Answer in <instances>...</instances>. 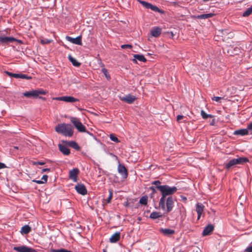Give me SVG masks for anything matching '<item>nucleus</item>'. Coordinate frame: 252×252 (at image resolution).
Instances as JSON below:
<instances>
[{
	"label": "nucleus",
	"instance_id": "1",
	"mask_svg": "<svg viewBox=\"0 0 252 252\" xmlns=\"http://www.w3.org/2000/svg\"><path fill=\"white\" fill-rule=\"evenodd\" d=\"M178 190V189L175 186L170 187L167 185H163V187L161 188L160 191L161 197L159 201V207L162 210H165V201L166 196H172V194L175 193Z\"/></svg>",
	"mask_w": 252,
	"mask_h": 252
},
{
	"label": "nucleus",
	"instance_id": "2",
	"mask_svg": "<svg viewBox=\"0 0 252 252\" xmlns=\"http://www.w3.org/2000/svg\"><path fill=\"white\" fill-rule=\"evenodd\" d=\"M55 130L65 136L71 137L73 133V127L70 124H59L56 126Z\"/></svg>",
	"mask_w": 252,
	"mask_h": 252
},
{
	"label": "nucleus",
	"instance_id": "3",
	"mask_svg": "<svg viewBox=\"0 0 252 252\" xmlns=\"http://www.w3.org/2000/svg\"><path fill=\"white\" fill-rule=\"evenodd\" d=\"M47 91L42 89L32 90L31 91L26 92L23 93V95L28 98H37L39 95H45Z\"/></svg>",
	"mask_w": 252,
	"mask_h": 252
},
{
	"label": "nucleus",
	"instance_id": "4",
	"mask_svg": "<svg viewBox=\"0 0 252 252\" xmlns=\"http://www.w3.org/2000/svg\"><path fill=\"white\" fill-rule=\"evenodd\" d=\"M249 161L248 158L245 157H239L237 158H233L230 160L226 164L225 167L230 169L233 166L236 164H242Z\"/></svg>",
	"mask_w": 252,
	"mask_h": 252
},
{
	"label": "nucleus",
	"instance_id": "5",
	"mask_svg": "<svg viewBox=\"0 0 252 252\" xmlns=\"http://www.w3.org/2000/svg\"><path fill=\"white\" fill-rule=\"evenodd\" d=\"M70 121L79 132H85L86 131V127L82 124L79 119L76 117H71Z\"/></svg>",
	"mask_w": 252,
	"mask_h": 252
},
{
	"label": "nucleus",
	"instance_id": "6",
	"mask_svg": "<svg viewBox=\"0 0 252 252\" xmlns=\"http://www.w3.org/2000/svg\"><path fill=\"white\" fill-rule=\"evenodd\" d=\"M174 199L172 196H168L165 198V205L167 213L170 212L174 206Z\"/></svg>",
	"mask_w": 252,
	"mask_h": 252
},
{
	"label": "nucleus",
	"instance_id": "7",
	"mask_svg": "<svg viewBox=\"0 0 252 252\" xmlns=\"http://www.w3.org/2000/svg\"><path fill=\"white\" fill-rule=\"evenodd\" d=\"M248 130H252V122H250L247 128L239 129L236 130L233 132L235 135L245 136L248 134Z\"/></svg>",
	"mask_w": 252,
	"mask_h": 252
},
{
	"label": "nucleus",
	"instance_id": "8",
	"mask_svg": "<svg viewBox=\"0 0 252 252\" xmlns=\"http://www.w3.org/2000/svg\"><path fill=\"white\" fill-rule=\"evenodd\" d=\"M53 99L65 101L66 102H74L78 101L79 100L72 96H63L53 98Z\"/></svg>",
	"mask_w": 252,
	"mask_h": 252
},
{
	"label": "nucleus",
	"instance_id": "9",
	"mask_svg": "<svg viewBox=\"0 0 252 252\" xmlns=\"http://www.w3.org/2000/svg\"><path fill=\"white\" fill-rule=\"evenodd\" d=\"M13 250L18 252H37L35 249L29 248L26 246L14 247Z\"/></svg>",
	"mask_w": 252,
	"mask_h": 252
},
{
	"label": "nucleus",
	"instance_id": "10",
	"mask_svg": "<svg viewBox=\"0 0 252 252\" xmlns=\"http://www.w3.org/2000/svg\"><path fill=\"white\" fill-rule=\"evenodd\" d=\"M119 98L121 101H125L128 104H132L136 100V96L128 94L125 96H119Z\"/></svg>",
	"mask_w": 252,
	"mask_h": 252
},
{
	"label": "nucleus",
	"instance_id": "11",
	"mask_svg": "<svg viewBox=\"0 0 252 252\" xmlns=\"http://www.w3.org/2000/svg\"><path fill=\"white\" fill-rule=\"evenodd\" d=\"M118 171L119 173L123 177V178L126 179L127 177V170L124 165L122 164L121 163H119L118 166Z\"/></svg>",
	"mask_w": 252,
	"mask_h": 252
},
{
	"label": "nucleus",
	"instance_id": "12",
	"mask_svg": "<svg viewBox=\"0 0 252 252\" xmlns=\"http://www.w3.org/2000/svg\"><path fill=\"white\" fill-rule=\"evenodd\" d=\"M65 38L68 41H69L72 43L78 45H82V44L81 35H79L75 38H73L69 36H66L65 37Z\"/></svg>",
	"mask_w": 252,
	"mask_h": 252
},
{
	"label": "nucleus",
	"instance_id": "13",
	"mask_svg": "<svg viewBox=\"0 0 252 252\" xmlns=\"http://www.w3.org/2000/svg\"><path fill=\"white\" fill-rule=\"evenodd\" d=\"M75 189L79 194L82 195H86L87 193L86 188L85 185L82 184H78L75 186Z\"/></svg>",
	"mask_w": 252,
	"mask_h": 252
},
{
	"label": "nucleus",
	"instance_id": "14",
	"mask_svg": "<svg viewBox=\"0 0 252 252\" xmlns=\"http://www.w3.org/2000/svg\"><path fill=\"white\" fill-rule=\"evenodd\" d=\"M79 173V170L78 168H73L70 170L69 173V178L73 182H76L77 180V176Z\"/></svg>",
	"mask_w": 252,
	"mask_h": 252
},
{
	"label": "nucleus",
	"instance_id": "15",
	"mask_svg": "<svg viewBox=\"0 0 252 252\" xmlns=\"http://www.w3.org/2000/svg\"><path fill=\"white\" fill-rule=\"evenodd\" d=\"M62 142L65 143V144L68 145L69 146L72 147V148L75 149L77 151H79L80 149V146L75 141H67L66 140H62Z\"/></svg>",
	"mask_w": 252,
	"mask_h": 252
},
{
	"label": "nucleus",
	"instance_id": "16",
	"mask_svg": "<svg viewBox=\"0 0 252 252\" xmlns=\"http://www.w3.org/2000/svg\"><path fill=\"white\" fill-rule=\"evenodd\" d=\"M214 226L213 224H209L207 225L204 229L202 232L203 236H207L211 234L214 230Z\"/></svg>",
	"mask_w": 252,
	"mask_h": 252
},
{
	"label": "nucleus",
	"instance_id": "17",
	"mask_svg": "<svg viewBox=\"0 0 252 252\" xmlns=\"http://www.w3.org/2000/svg\"><path fill=\"white\" fill-rule=\"evenodd\" d=\"M162 30L160 27H154L151 31L152 36L155 37H158L161 33Z\"/></svg>",
	"mask_w": 252,
	"mask_h": 252
},
{
	"label": "nucleus",
	"instance_id": "18",
	"mask_svg": "<svg viewBox=\"0 0 252 252\" xmlns=\"http://www.w3.org/2000/svg\"><path fill=\"white\" fill-rule=\"evenodd\" d=\"M17 40L13 37L0 36V42L1 43H8L17 41Z\"/></svg>",
	"mask_w": 252,
	"mask_h": 252
},
{
	"label": "nucleus",
	"instance_id": "19",
	"mask_svg": "<svg viewBox=\"0 0 252 252\" xmlns=\"http://www.w3.org/2000/svg\"><path fill=\"white\" fill-rule=\"evenodd\" d=\"M59 150L65 156H68L70 154V151L68 148L66 146L63 145L62 144L58 145Z\"/></svg>",
	"mask_w": 252,
	"mask_h": 252
},
{
	"label": "nucleus",
	"instance_id": "20",
	"mask_svg": "<svg viewBox=\"0 0 252 252\" xmlns=\"http://www.w3.org/2000/svg\"><path fill=\"white\" fill-rule=\"evenodd\" d=\"M159 232L165 236H170L175 233V231L173 229L170 228H161L159 230Z\"/></svg>",
	"mask_w": 252,
	"mask_h": 252
},
{
	"label": "nucleus",
	"instance_id": "21",
	"mask_svg": "<svg viewBox=\"0 0 252 252\" xmlns=\"http://www.w3.org/2000/svg\"><path fill=\"white\" fill-rule=\"evenodd\" d=\"M121 233L116 232L109 239V241L112 243H117L120 239Z\"/></svg>",
	"mask_w": 252,
	"mask_h": 252
},
{
	"label": "nucleus",
	"instance_id": "22",
	"mask_svg": "<svg viewBox=\"0 0 252 252\" xmlns=\"http://www.w3.org/2000/svg\"><path fill=\"white\" fill-rule=\"evenodd\" d=\"M69 61L72 63L73 66L76 67H79L81 63L78 62L75 58H74L71 55H69L68 56Z\"/></svg>",
	"mask_w": 252,
	"mask_h": 252
},
{
	"label": "nucleus",
	"instance_id": "23",
	"mask_svg": "<svg viewBox=\"0 0 252 252\" xmlns=\"http://www.w3.org/2000/svg\"><path fill=\"white\" fill-rule=\"evenodd\" d=\"M214 15V13H207L197 15L196 18L198 19H206L211 18Z\"/></svg>",
	"mask_w": 252,
	"mask_h": 252
},
{
	"label": "nucleus",
	"instance_id": "24",
	"mask_svg": "<svg viewBox=\"0 0 252 252\" xmlns=\"http://www.w3.org/2000/svg\"><path fill=\"white\" fill-rule=\"evenodd\" d=\"M133 57L134 58V59L133 60L134 61H135V60H137L140 62H146L147 61L146 59L143 55L134 54L133 55Z\"/></svg>",
	"mask_w": 252,
	"mask_h": 252
},
{
	"label": "nucleus",
	"instance_id": "25",
	"mask_svg": "<svg viewBox=\"0 0 252 252\" xmlns=\"http://www.w3.org/2000/svg\"><path fill=\"white\" fill-rule=\"evenodd\" d=\"M162 216V215L160 212H153L150 215V218L155 220L158 218H160Z\"/></svg>",
	"mask_w": 252,
	"mask_h": 252
},
{
	"label": "nucleus",
	"instance_id": "26",
	"mask_svg": "<svg viewBox=\"0 0 252 252\" xmlns=\"http://www.w3.org/2000/svg\"><path fill=\"white\" fill-rule=\"evenodd\" d=\"M31 231V228L29 225H25L22 226L21 230V232L23 234H27Z\"/></svg>",
	"mask_w": 252,
	"mask_h": 252
},
{
	"label": "nucleus",
	"instance_id": "27",
	"mask_svg": "<svg viewBox=\"0 0 252 252\" xmlns=\"http://www.w3.org/2000/svg\"><path fill=\"white\" fill-rule=\"evenodd\" d=\"M204 208V206L200 203H197L196 204V211L197 213H202Z\"/></svg>",
	"mask_w": 252,
	"mask_h": 252
},
{
	"label": "nucleus",
	"instance_id": "28",
	"mask_svg": "<svg viewBox=\"0 0 252 252\" xmlns=\"http://www.w3.org/2000/svg\"><path fill=\"white\" fill-rule=\"evenodd\" d=\"M152 184L155 186L156 189H158L159 191L161 190V188L163 187V185H161V182L159 180H156L152 182Z\"/></svg>",
	"mask_w": 252,
	"mask_h": 252
},
{
	"label": "nucleus",
	"instance_id": "29",
	"mask_svg": "<svg viewBox=\"0 0 252 252\" xmlns=\"http://www.w3.org/2000/svg\"><path fill=\"white\" fill-rule=\"evenodd\" d=\"M148 202V197L146 195L143 196L139 200V203L141 205H146Z\"/></svg>",
	"mask_w": 252,
	"mask_h": 252
},
{
	"label": "nucleus",
	"instance_id": "30",
	"mask_svg": "<svg viewBox=\"0 0 252 252\" xmlns=\"http://www.w3.org/2000/svg\"><path fill=\"white\" fill-rule=\"evenodd\" d=\"M149 9H151L154 11L158 12L160 13H163V11L162 10L160 9L156 5H154L152 4H151Z\"/></svg>",
	"mask_w": 252,
	"mask_h": 252
},
{
	"label": "nucleus",
	"instance_id": "31",
	"mask_svg": "<svg viewBox=\"0 0 252 252\" xmlns=\"http://www.w3.org/2000/svg\"><path fill=\"white\" fill-rule=\"evenodd\" d=\"M252 13V6L249 7L247 10L243 13V17H247Z\"/></svg>",
	"mask_w": 252,
	"mask_h": 252
},
{
	"label": "nucleus",
	"instance_id": "32",
	"mask_svg": "<svg viewBox=\"0 0 252 252\" xmlns=\"http://www.w3.org/2000/svg\"><path fill=\"white\" fill-rule=\"evenodd\" d=\"M138 2L141 4L144 7L147 9H149L151 4L150 3H149L147 1L141 0H138Z\"/></svg>",
	"mask_w": 252,
	"mask_h": 252
},
{
	"label": "nucleus",
	"instance_id": "33",
	"mask_svg": "<svg viewBox=\"0 0 252 252\" xmlns=\"http://www.w3.org/2000/svg\"><path fill=\"white\" fill-rule=\"evenodd\" d=\"M101 71L103 73V74L105 75L106 78L108 80H110L111 79V76L110 75L108 74V72H107V70L105 68H102L101 69Z\"/></svg>",
	"mask_w": 252,
	"mask_h": 252
},
{
	"label": "nucleus",
	"instance_id": "34",
	"mask_svg": "<svg viewBox=\"0 0 252 252\" xmlns=\"http://www.w3.org/2000/svg\"><path fill=\"white\" fill-rule=\"evenodd\" d=\"M5 73L7 75L10 76V77H14V78H19V73H12V72H9V71H5Z\"/></svg>",
	"mask_w": 252,
	"mask_h": 252
},
{
	"label": "nucleus",
	"instance_id": "35",
	"mask_svg": "<svg viewBox=\"0 0 252 252\" xmlns=\"http://www.w3.org/2000/svg\"><path fill=\"white\" fill-rule=\"evenodd\" d=\"M19 78L25 79H27V80H31L32 79V77L30 76H28L25 74L19 73Z\"/></svg>",
	"mask_w": 252,
	"mask_h": 252
},
{
	"label": "nucleus",
	"instance_id": "36",
	"mask_svg": "<svg viewBox=\"0 0 252 252\" xmlns=\"http://www.w3.org/2000/svg\"><path fill=\"white\" fill-rule=\"evenodd\" d=\"M110 138L112 141L116 143L119 142V140L118 138L116 137V136L114 134H111L110 135Z\"/></svg>",
	"mask_w": 252,
	"mask_h": 252
},
{
	"label": "nucleus",
	"instance_id": "37",
	"mask_svg": "<svg viewBox=\"0 0 252 252\" xmlns=\"http://www.w3.org/2000/svg\"><path fill=\"white\" fill-rule=\"evenodd\" d=\"M51 252H66L67 250L65 249H51L50 250Z\"/></svg>",
	"mask_w": 252,
	"mask_h": 252
},
{
	"label": "nucleus",
	"instance_id": "38",
	"mask_svg": "<svg viewBox=\"0 0 252 252\" xmlns=\"http://www.w3.org/2000/svg\"><path fill=\"white\" fill-rule=\"evenodd\" d=\"M109 196L108 197V198L107 199V203H110L111 200V199L112 198V195H113L112 190L109 189Z\"/></svg>",
	"mask_w": 252,
	"mask_h": 252
},
{
	"label": "nucleus",
	"instance_id": "39",
	"mask_svg": "<svg viewBox=\"0 0 252 252\" xmlns=\"http://www.w3.org/2000/svg\"><path fill=\"white\" fill-rule=\"evenodd\" d=\"M223 97L220 96H214L212 98L213 100H214L216 102H220V100L222 99Z\"/></svg>",
	"mask_w": 252,
	"mask_h": 252
},
{
	"label": "nucleus",
	"instance_id": "40",
	"mask_svg": "<svg viewBox=\"0 0 252 252\" xmlns=\"http://www.w3.org/2000/svg\"><path fill=\"white\" fill-rule=\"evenodd\" d=\"M201 115L203 119H208V114L205 113L204 110H201Z\"/></svg>",
	"mask_w": 252,
	"mask_h": 252
},
{
	"label": "nucleus",
	"instance_id": "41",
	"mask_svg": "<svg viewBox=\"0 0 252 252\" xmlns=\"http://www.w3.org/2000/svg\"><path fill=\"white\" fill-rule=\"evenodd\" d=\"M132 46L130 44H123V45H121V48L122 49H126L127 48L131 49V48H132Z\"/></svg>",
	"mask_w": 252,
	"mask_h": 252
},
{
	"label": "nucleus",
	"instance_id": "42",
	"mask_svg": "<svg viewBox=\"0 0 252 252\" xmlns=\"http://www.w3.org/2000/svg\"><path fill=\"white\" fill-rule=\"evenodd\" d=\"M48 177V176L47 175H43V176L42 177V179H42L41 180H42V182H43V184H45V183H47Z\"/></svg>",
	"mask_w": 252,
	"mask_h": 252
},
{
	"label": "nucleus",
	"instance_id": "43",
	"mask_svg": "<svg viewBox=\"0 0 252 252\" xmlns=\"http://www.w3.org/2000/svg\"><path fill=\"white\" fill-rule=\"evenodd\" d=\"M149 190H152V194H155L157 192L156 187L154 186H151L148 189Z\"/></svg>",
	"mask_w": 252,
	"mask_h": 252
},
{
	"label": "nucleus",
	"instance_id": "44",
	"mask_svg": "<svg viewBox=\"0 0 252 252\" xmlns=\"http://www.w3.org/2000/svg\"><path fill=\"white\" fill-rule=\"evenodd\" d=\"M45 164V162H43V161H34L33 163V165H44Z\"/></svg>",
	"mask_w": 252,
	"mask_h": 252
},
{
	"label": "nucleus",
	"instance_id": "45",
	"mask_svg": "<svg viewBox=\"0 0 252 252\" xmlns=\"http://www.w3.org/2000/svg\"><path fill=\"white\" fill-rule=\"evenodd\" d=\"M32 182L36 183H37L38 184H43V182H42V180H35V179H33V180H32Z\"/></svg>",
	"mask_w": 252,
	"mask_h": 252
},
{
	"label": "nucleus",
	"instance_id": "46",
	"mask_svg": "<svg viewBox=\"0 0 252 252\" xmlns=\"http://www.w3.org/2000/svg\"><path fill=\"white\" fill-rule=\"evenodd\" d=\"M245 252H252V246L250 245L248 248H247Z\"/></svg>",
	"mask_w": 252,
	"mask_h": 252
},
{
	"label": "nucleus",
	"instance_id": "47",
	"mask_svg": "<svg viewBox=\"0 0 252 252\" xmlns=\"http://www.w3.org/2000/svg\"><path fill=\"white\" fill-rule=\"evenodd\" d=\"M184 116L183 115H178L177 116V121L178 122H180L182 119H183L184 118Z\"/></svg>",
	"mask_w": 252,
	"mask_h": 252
},
{
	"label": "nucleus",
	"instance_id": "48",
	"mask_svg": "<svg viewBox=\"0 0 252 252\" xmlns=\"http://www.w3.org/2000/svg\"><path fill=\"white\" fill-rule=\"evenodd\" d=\"M6 167V165L2 162H0V169H3Z\"/></svg>",
	"mask_w": 252,
	"mask_h": 252
},
{
	"label": "nucleus",
	"instance_id": "49",
	"mask_svg": "<svg viewBox=\"0 0 252 252\" xmlns=\"http://www.w3.org/2000/svg\"><path fill=\"white\" fill-rule=\"evenodd\" d=\"M51 170L50 168H43L42 170L41 173H43L44 172H48Z\"/></svg>",
	"mask_w": 252,
	"mask_h": 252
},
{
	"label": "nucleus",
	"instance_id": "50",
	"mask_svg": "<svg viewBox=\"0 0 252 252\" xmlns=\"http://www.w3.org/2000/svg\"><path fill=\"white\" fill-rule=\"evenodd\" d=\"M99 63L100 64V66L102 68L104 67V64L102 63L101 61L100 60H99Z\"/></svg>",
	"mask_w": 252,
	"mask_h": 252
},
{
	"label": "nucleus",
	"instance_id": "51",
	"mask_svg": "<svg viewBox=\"0 0 252 252\" xmlns=\"http://www.w3.org/2000/svg\"><path fill=\"white\" fill-rule=\"evenodd\" d=\"M210 125L211 126H215V119H213L210 123Z\"/></svg>",
	"mask_w": 252,
	"mask_h": 252
},
{
	"label": "nucleus",
	"instance_id": "52",
	"mask_svg": "<svg viewBox=\"0 0 252 252\" xmlns=\"http://www.w3.org/2000/svg\"><path fill=\"white\" fill-rule=\"evenodd\" d=\"M201 215H202V213H200V214L199 213H197V220H199Z\"/></svg>",
	"mask_w": 252,
	"mask_h": 252
},
{
	"label": "nucleus",
	"instance_id": "53",
	"mask_svg": "<svg viewBox=\"0 0 252 252\" xmlns=\"http://www.w3.org/2000/svg\"><path fill=\"white\" fill-rule=\"evenodd\" d=\"M185 216H186V215H185V216H184L183 215L181 216V219L182 221L185 220Z\"/></svg>",
	"mask_w": 252,
	"mask_h": 252
},
{
	"label": "nucleus",
	"instance_id": "54",
	"mask_svg": "<svg viewBox=\"0 0 252 252\" xmlns=\"http://www.w3.org/2000/svg\"><path fill=\"white\" fill-rule=\"evenodd\" d=\"M181 198H182L183 200H185H185H187V198L185 196H181Z\"/></svg>",
	"mask_w": 252,
	"mask_h": 252
},
{
	"label": "nucleus",
	"instance_id": "55",
	"mask_svg": "<svg viewBox=\"0 0 252 252\" xmlns=\"http://www.w3.org/2000/svg\"><path fill=\"white\" fill-rule=\"evenodd\" d=\"M85 132L87 133L88 134L90 135H93V133H92L91 132L88 131H85Z\"/></svg>",
	"mask_w": 252,
	"mask_h": 252
},
{
	"label": "nucleus",
	"instance_id": "56",
	"mask_svg": "<svg viewBox=\"0 0 252 252\" xmlns=\"http://www.w3.org/2000/svg\"><path fill=\"white\" fill-rule=\"evenodd\" d=\"M38 97L40 98V99H42L43 100H46V98L45 97H42V96H38Z\"/></svg>",
	"mask_w": 252,
	"mask_h": 252
},
{
	"label": "nucleus",
	"instance_id": "57",
	"mask_svg": "<svg viewBox=\"0 0 252 252\" xmlns=\"http://www.w3.org/2000/svg\"><path fill=\"white\" fill-rule=\"evenodd\" d=\"M13 148L14 150H18L19 149V147L17 146H13Z\"/></svg>",
	"mask_w": 252,
	"mask_h": 252
},
{
	"label": "nucleus",
	"instance_id": "58",
	"mask_svg": "<svg viewBox=\"0 0 252 252\" xmlns=\"http://www.w3.org/2000/svg\"><path fill=\"white\" fill-rule=\"evenodd\" d=\"M208 118H213L214 116L212 115L211 114H208Z\"/></svg>",
	"mask_w": 252,
	"mask_h": 252
},
{
	"label": "nucleus",
	"instance_id": "59",
	"mask_svg": "<svg viewBox=\"0 0 252 252\" xmlns=\"http://www.w3.org/2000/svg\"><path fill=\"white\" fill-rule=\"evenodd\" d=\"M154 194H152V193H151V194H150V197H151V198H154Z\"/></svg>",
	"mask_w": 252,
	"mask_h": 252
},
{
	"label": "nucleus",
	"instance_id": "60",
	"mask_svg": "<svg viewBox=\"0 0 252 252\" xmlns=\"http://www.w3.org/2000/svg\"><path fill=\"white\" fill-rule=\"evenodd\" d=\"M103 252H107V251H106V250L103 249Z\"/></svg>",
	"mask_w": 252,
	"mask_h": 252
},
{
	"label": "nucleus",
	"instance_id": "61",
	"mask_svg": "<svg viewBox=\"0 0 252 252\" xmlns=\"http://www.w3.org/2000/svg\"><path fill=\"white\" fill-rule=\"evenodd\" d=\"M182 210L185 211V208H184V207L183 206H182Z\"/></svg>",
	"mask_w": 252,
	"mask_h": 252
},
{
	"label": "nucleus",
	"instance_id": "62",
	"mask_svg": "<svg viewBox=\"0 0 252 252\" xmlns=\"http://www.w3.org/2000/svg\"><path fill=\"white\" fill-rule=\"evenodd\" d=\"M180 212H181V213L182 212V209H180Z\"/></svg>",
	"mask_w": 252,
	"mask_h": 252
},
{
	"label": "nucleus",
	"instance_id": "63",
	"mask_svg": "<svg viewBox=\"0 0 252 252\" xmlns=\"http://www.w3.org/2000/svg\"><path fill=\"white\" fill-rule=\"evenodd\" d=\"M250 181H252V179L251 178L250 179Z\"/></svg>",
	"mask_w": 252,
	"mask_h": 252
},
{
	"label": "nucleus",
	"instance_id": "64",
	"mask_svg": "<svg viewBox=\"0 0 252 252\" xmlns=\"http://www.w3.org/2000/svg\"><path fill=\"white\" fill-rule=\"evenodd\" d=\"M195 252H198V250H197Z\"/></svg>",
	"mask_w": 252,
	"mask_h": 252
}]
</instances>
